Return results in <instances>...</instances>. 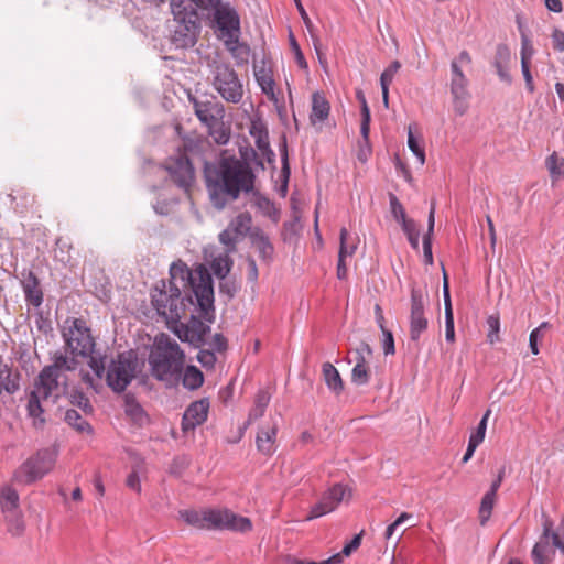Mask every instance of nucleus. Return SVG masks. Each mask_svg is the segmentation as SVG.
I'll use <instances>...</instances> for the list:
<instances>
[{"label": "nucleus", "instance_id": "ddd939ff", "mask_svg": "<svg viewBox=\"0 0 564 564\" xmlns=\"http://www.w3.org/2000/svg\"><path fill=\"white\" fill-rule=\"evenodd\" d=\"M164 169L178 188L189 193L195 182V170L186 154L170 156L164 163Z\"/></svg>", "mask_w": 564, "mask_h": 564}, {"label": "nucleus", "instance_id": "c85d7f7f", "mask_svg": "<svg viewBox=\"0 0 564 564\" xmlns=\"http://www.w3.org/2000/svg\"><path fill=\"white\" fill-rule=\"evenodd\" d=\"M322 373L328 389L336 395L340 394L344 390V381L338 370L330 362H324Z\"/></svg>", "mask_w": 564, "mask_h": 564}, {"label": "nucleus", "instance_id": "9b49d317", "mask_svg": "<svg viewBox=\"0 0 564 564\" xmlns=\"http://www.w3.org/2000/svg\"><path fill=\"white\" fill-rule=\"evenodd\" d=\"M555 547L564 553V536L553 531V521L549 516L543 514V532L531 553L534 564H551Z\"/></svg>", "mask_w": 564, "mask_h": 564}, {"label": "nucleus", "instance_id": "1a4fd4ad", "mask_svg": "<svg viewBox=\"0 0 564 564\" xmlns=\"http://www.w3.org/2000/svg\"><path fill=\"white\" fill-rule=\"evenodd\" d=\"M138 359L132 351L118 354L106 372V381L115 392H123L135 377Z\"/></svg>", "mask_w": 564, "mask_h": 564}, {"label": "nucleus", "instance_id": "393cba45", "mask_svg": "<svg viewBox=\"0 0 564 564\" xmlns=\"http://www.w3.org/2000/svg\"><path fill=\"white\" fill-rule=\"evenodd\" d=\"M251 246L258 251L262 261L269 263L272 261L274 247L269 236L260 228H254L249 234Z\"/></svg>", "mask_w": 564, "mask_h": 564}, {"label": "nucleus", "instance_id": "ea45409f", "mask_svg": "<svg viewBox=\"0 0 564 564\" xmlns=\"http://www.w3.org/2000/svg\"><path fill=\"white\" fill-rule=\"evenodd\" d=\"M252 218L249 213L239 214L228 227L232 228L235 232L242 239L251 230Z\"/></svg>", "mask_w": 564, "mask_h": 564}, {"label": "nucleus", "instance_id": "4d7b16f0", "mask_svg": "<svg viewBox=\"0 0 564 564\" xmlns=\"http://www.w3.org/2000/svg\"><path fill=\"white\" fill-rule=\"evenodd\" d=\"M445 338L449 343L455 340V326L452 305H446L445 307Z\"/></svg>", "mask_w": 564, "mask_h": 564}, {"label": "nucleus", "instance_id": "72a5a7b5", "mask_svg": "<svg viewBox=\"0 0 564 564\" xmlns=\"http://www.w3.org/2000/svg\"><path fill=\"white\" fill-rule=\"evenodd\" d=\"M234 265L230 253L224 252L215 257L210 263L214 274L220 280H225Z\"/></svg>", "mask_w": 564, "mask_h": 564}, {"label": "nucleus", "instance_id": "bb28decb", "mask_svg": "<svg viewBox=\"0 0 564 564\" xmlns=\"http://www.w3.org/2000/svg\"><path fill=\"white\" fill-rule=\"evenodd\" d=\"M329 110V102L324 95L318 91L314 93L312 95V112L310 115L311 123L316 124L317 122L325 121L328 118Z\"/></svg>", "mask_w": 564, "mask_h": 564}, {"label": "nucleus", "instance_id": "cd10ccee", "mask_svg": "<svg viewBox=\"0 0 564 564\" xmlns=\"http://www.w3.org/2000/svg\"><path fill=\"white\" fill-rule=\"evenodd\" d=\"M435 209L436 203L435 199H432L431 207L427 217V230L423 236V253L424 260L427 264L433 263V253H432V238L434 235V225H435Z\"/></svg>", "mask_w": 564, "mask_h": 564}, {"label": "nucleus", "instance_id": "dca6fc26", "mask_svg": "<svg viewBox=\"0 0 564 564\" xmlns=\"http://www.w3.org/2000/svg\"><path fill=\"white\" fill-rule=\"evenodd\" d=\"M451 93L454 99V108L457 115L463 116L467 110V99L469 98V91L467 89L468 79L456 61L451 63Z\"/></svg>", "mask_w": 564, "mask_h": 564}, {"label": "nucleus", "instance_id": "a878e982", "mask_svg": "<svg viewBox=\"0 0 564 564\" xmlns=\"http://www.w3.org/2000/svg\"><path fill=\"white\" fill-rule=\"evenodd\" d=\"M349 232L343 227L340 229L339 240V253H338V263H337V278L339 280H344L347 278V267L345 264V257L351 256L356 250V245H351L350 247L347 245Z\"/></svg>", "mask_w": 564, "mask_h": 564}, {"label": "nucleus", "instance_id": "6e6d98bb", "mask_svg": "<svg viewBox=\"0 0 564 564\" xmlns=\"http://www.w3.org/2000/svg\"><path fill=\"white\" fill-rule=\"evenodd\" d=\"M408 145L409 149L413 152V154L417 158L420 164L423 165L425 163V151L415 139L411 130V127L409 128L408 132Z\"/></svg>", "mask_w": 564, "mask_h": 564}, {"label": "nucleus", "instance_id": "4be33fe9", "mask_svg": "<svg viewBox=\"0 0 564 564\" xmlns=\"http://www.w3.org/2000/svg\"><path fill=\"white\" fill-rule=\"evenodd\" d=\"M210 326L192 315L184 333V339L195 347H205Z\"/></svg>", "mask_w": 564, "mask_h": 564}, {"label": "nucleus", "instance_id": "58836bf2", "mask_svg": "<svg viewBox=\"0 0 564 564\" xmlns=\"http://www.w3.org/2000/svg\"><path fill=\"white\" fill-rule=\"evenodd\" d=\"M124 412L135 423L141 424L145 419V413L142 406L138 403L133 395L127 394L124 397Z\"/></svg>", "mask_w": 564, "mask_h": 564}, {"label": "nucleus", "instance_id": "5701e85b", "mask_svg": "<svg viewBox=\"0 0 564 564\" xmlns=\"http://www.w3.org/2000/svg\"><path fill=\"white\" fill-rule=\"evenodd\" d=\"M22 288L28 303L39 307L43 303V292L40 288V280L33 271L22 272Z\"/></svg>", "mask_w": 564, "mask_h": 564}, {"label": "nucleus", "instance_id": "864d4df0", "mask_svg": "<svg viewBox=\"0 0 564 564\" xmlns=\"http://www.w3.org/2000/svg\"><path fill=\"white\" fill-rule=\"evenodd\" d=\"M490 413H491L490 410L486 411V413L484 414L482 419L478 423V426H477L476 431L470 435L469 441L474 442L477 445L482 443V441L485 438V435H486L487 422H488V419L490 416Z\"/></svg>", "mask_w": 564, "mask_h": 564}, {"label": "nucleus", "instance_id": "338daca9", "mask_svg": "<svg viewBox=\"0 0 564 564\" xmlns=\"http://www.w3.org/2000/svg\"><path fill=\"white\" fill-rule=\"evenodd\" d=\"M90 359L88 361V365L89 367L91 368V370L95 372V375L98 377V378H102L104 373H105V360L104 358H97L95 356H93L91 354L89 355Z\"/></svg>", "mask_w": 564, "mask_h": 564}, {"label": "nucleus", "instance_id": "5fc2aeb1", "mask_svg": "<svg viewBox=\"0 0 564 564\" xmlns=\"http://www.w3.org/2000/svg\"><path fill=\"white\" fill-rule=\"evenodd\" d=\"M511 54L506 44H498L494 58V66L500 68L501 65H509Z\"/></svg>", "mask_w": 564, "mask_h": 564}, {"label": "nucleus", "instance_id": "473e14b6", "mask_svg": "<svg viewBox=\"0 0 564 564\" xmlns=\"http://www.w3.org/2000/svg\"><path fill=\"white\" fill-rule=\"evenodd\" d=\"M254 196V206L265 216L269 217L273 223L280 220V210L275 207L274 203L268 197L261 195L259 192H251Z\"/></svg>", "mask_w": 564, "mask_h": 564}, {"label": "nucleus", "instance_id": "79ce46f5", "mask_svg": "<svg viewBox=\"0 0 564 564\" xmlns=\"http://www.w3.org/2000/svg\"><path fill=\"white\" fill-rule=\"evenodd\" d=\"M546 167L553 182L564 177V158L558 156L556 152L546 159Z\"/></svg>", "mask_w": 564, "mask_h": 564}, {"label": "nucleus", "instance_id": "f704fd0d", "mask_svg": "<svg viewBox=\"0 0 564 564\" xmlns=\"http://www.w3.org/2000/svg\"><path fill=\"white\" fill-rule=\"evenodd\" d=\"M356 97L360 102L361 108V124H360V133L366 143L369 142V133H370V109L367 104V99L362 93V90L356 91Z\"/></svg>", "mask_w": 564, "mask_h": 564}, {"label": "nucleus", "instance_id": "69168bd1", "mask_svg": "<svg viewBox=\"0 0 564 564\" xmlns=\"http://www.w3.org/2000/svg\"><path fill=\"white\" fill-rule=\"evenodd\" d=\"M189 459L186 456H177L170 466V473L176 477L182 476L183 471L188 467Z\"/></svg>", "mask_w": 564, "mask_h": 564}, {"label": "nucleus", "instance_id": "b1692460", "mask_svg": "<svg viewBox=\"0 0 564 564\" xmlns=\"http://www.w3.org/2000/svg\"><path fill=\"white\" fill-rule=\"evenodd\" d=\"M276 433H278V425H264L261 426L257 433L256 437V444L258 451L265 455L271 456L276 451Z\"/></svg>", "mask_w": 564, "mask_h": 564}, {"label": "nucleus", "instance_id": "a19ab883", "mask_svg": "<svg viewBox=\"0 0 564 564\" xmlns=\"http://www.w3.org/2000/svg\"><path fill=\"white\" fill-rule=\"evenodd\" d=\"M65 421L78 432L90 433L93 431L90 424L74 409L66 411Z\"/></svg>", "mask_w": 564, "mask_h": 564}, {"label": "nucleus", "instance_id": "f8f14e48", "mask_svg": "<svg viewBox=\"0 0 564 564\" xmlns=\"http://www.w3.org/2000/svg\"><path fill=\"white\" fill-rule=\"evenodd\" d=\"M205 529L231 530L236 532H249L252 530L251 520L238 516L229 510H205Z\"/></svg>", "mask_w": 564, "mask_h": 564}, {"label": "nucleus", "instance_id": "6e6552de", "mask_svg": "<svg viewBox=\"0 0 564 564\" xmlns=\"http://www.w3.org/2000/svg\"><path fill=\"white\" fill-rule=\"evenodd\" d=\"M57 455L55 446L39 449L14 471V480L19 484L31 485L42 479L53 470Z\"/></svg>", "mask_w": 564, "mask_h": 564}, {"label": "nucleus", "instance_id": "052dcab7", "mask_svg": "<svg viewBox=\"0 0 564 564\" xmlns=\"http://www.w3.org/2000/svg\"><path fill=\"white\" fill-rule=\"evenodd\" d=\"M239 36L240 35L236 36L235 44H225V46L235 58L245 59L249 55V47L239 42Z\"/></svg>", "mask_w": 564, "mask_h": 564}, {"label": "nucleus", "instance_id": "e433bc0d", "mask_svg": "<svg viewBox=\"0 0 564 564\" xmlns=\"http://www.w3.org/2000/svg\"><path fill=\"white\" fill-rule=\"evenodd\" d=\"M270 403V394L265 390H260L254 399V405L249 412L248 421H254L260 419Z\"/></svg>", "mask_w": 564, "mask_h": 564}, {"label": "nucleus", "instance_id": "bf43d9fd", "mask_svg": "<svg viewBox=\"0 0 564 564\" xmlns=\"http://www.w3.org/2000/svg\"><path fill=\"white\" fill-rule=\"evenodd\" d=\"M70 402L73 405L80 408L86 413H90L93 411L89 399L80 391H74L70 394Z\"/></svg>", "mask_w": 564, "mask_h": 564}, {"label": "nucleus", "instance_id": "2f4dec72", "mask_svg": "<svg viewBox=\"0 0 564 564\" xmlns=\"http://www.w3.org/2000/svg\"><path fill=\"white\" fill-rule=\"evenodd\" d=\"M180 382H182L185 389L194 391L203 386L204 375L197 367L187 366L181 373Z\"/></svg>", "mask_w": 564, "mask_h": 564}, {"label": "nucleus", "instance_id": "8fccbe9b", "mask_svg": "<svg viewBox=\"0 0 564 564\" xmlns=\"http://www.w3.org/2000/svg\"><path fill=\"white\" fill-rule=\"evenodd\" d=\"M389 203L391 214L397 221L402 224L404 220L408 219L403 205L393 193L389 194Z\"/></svg>", "mask_w": 564, "mask_h": 564}, {"label": "nucleus", "instance_id": "0eeeda50", "mask_svg": "<svg viewBox=\"0 0 564 564\" xmlns=\"http://www.w3.org/2000/svg\"><path fill=\"white\" fill-rule=\"evenodd\" d=\"M208 67L215 90L227 102H240L243 96V86L232 66L229 63L213 59L208 63Z\"/></svg>", "mask_w": 564, "mask_h": 564}, {"label": "nucleus", "instance_id": "c03bdc74", "mask_svg": "<svg viewBox=\"0 0 564 564\" xmlns=\"http://www.w3.org/2000/svg\"><path fill=\"white\" fill-rule=\"evenodd\" d=\"M240 240V237L230 227H227L219 234V241L226 247L225 252L227 253L235 252L236 246Z\"/></svg>", "mask_w": 564, "mask_h": 564}, {"label": "nucleus", "instance_id": "39448f33", "mask_svg": "<svg viewBox=\"0 0 564 564\" xmlns=\"http://www.w3.org/2000/svg\"><path fill=\"white\" fill-rule=\"evenodd\" d=\"M151 303L158 314L167 323H177L191 307L199 313L194 295L189 292L182 296L181 286L174 281L161 280L158 282L151 291Z\"/></svg>", "mask_w": 564, "mask_h": 564}, {"label": "nucleus", "instance_id": "9d476101", "mask_svg": "<svg viewBox=\"0 0 564 564\" xmlns=\"http://www.w3.org/2000/svg\"><path fill=\"white\" fill-rule=\"evenodd\" d=\"M64 327L63 337L67 348L73 355L87 357L94 352L95 340L87 327L86 322L82 318L67 319Z\"/></svg>", "mask_w": 564, "mask_h": 564}, {"label": "nucleus", "instance_id": "4c0bfd02", "mask_svg": "<svg viewBox=\"0 0 564 564\" xmlns=\"http://www.w3.org/2000/svg\"><path fill=\"white\" fill-rule=\"evenodd\" d=\"M497 494L487 491L481 498L479 507V522L480 525H485L491 517L494 506L496 503Z\"/></svg>", "mask_w": 564, "mask_h": 564}, {"label": "nucleus", "instance_id": "412c9836", "mask_svg": "<svg viewBox=\"0 0 564 564\" xmlns=\"http://www.w3.org/2000/svg\"><path fill=\"white\" fill-rule=\"evenodd\" d=\"M10 202V208L19 214L24 215L35 204V197L25 187L18 186L7 194Z\"/></svg>", "mask_w": 564, "mask_h": 564}, {"label": "nucleus", "instance_id": "c756f323", "mask_svg": "<svg viewBox=\"0 0 564 564\" xmlns=\"http://www.w3.org/2000/svg\"><path fill=\"white\" fill-rule=\"evenodd\" d=\"M19 502V494L14 488L11 486L0 488V506L3 514L21 510Z\"/></svg>", "mask_w": 564, "mask_h": 564}, {"label": "nucleus", "instance_id": "680f3d73", "mask_svg": "<svg viewBox=\"0 0 564 564\" xmlns=\"http://www.w3.org/2000/svg\"><path fill=\"white\" fill-rule=\"evenodd\" d=\"M199 351L197 354V360L207 368H213L217 361L215 351L206 348V347H198Z\"/></svg>", "mask_w": 564, "mask_h": 564}, {"label": "nucleus", "instance_id": "0e129e2a", "mask_svg": "<svg viewBox=\"0 0 564 564\" xmlns=\"http://www.w3.org/2000/svg\"><path fill=\"white\" fill-rule=\"evenodd\" d=\"M521 62H528L531 63V58L534 55V48L531 43V40L529 39L528 34H523L521 37Z\"/></svg>", "mask_w": 564, "mask_h": 564}, {"label": "nucleus", "instance_id": "c9c22d12", "mask_svg": "<svg viewBox=\"0 0 564 564\" xmlns=\"http://www.w3.org/2000/svg\"><path fill=\"white\" fill-rule=\"evenodd\" d=\"M7 531L12 536H21L25 531V522L21 510L4 514Z\"/></svg>", "mask_w": 564, "mask_h": 564}, {"label": "nucleus", "instance_id": "f257e3e1", "mask_svg": "<svg viewBox=\"0 0 564 564\" xmlns=\"http://www.w3.org/2000/svg\"><path fill=\"white\" fill-rule=\"evenodd\" d=\"M204 178L212 205L221 210L241 193L253 192L256 175L249 163L231 155L221 156L214 163L206 162Z\"/></svg>", "mask_w": 564, "mask_h": 564}, {"label": "nucleus", "instance_id": "774afa93", "mask_svg": "<svg viewBox=\"0 0 564 564\" xmlns=\"http://www.w3.org/2000/svg\"><path fill=\"white\" fill-rule=\"evenodd\" d=\"M552 42L554 50L564 52V31L554 29L552 32Z\"/></svg>", "mask_w": 564, "mask_h": 564}, {"label": "nucleus", "instance_id": "a18cd8bd", "mask_svg": "<svg viewBox=\"0 0 564 564\" xmlns=\"http://www.w3.org/2000/svg\"><path fill=\"white\" fill-rule=\"evenodd\" d=\"M351 354L356 365H369V360L372 358V349L366 341H361Z\"/></svg>", "mask_w": 564, "mask_h": 564}, {"label": "nucleus", "instance_id": "f3484780", "mask_svg": "<svg viewBox=\"0 0 564 564\" xmlns=\"http://www.w3.org/2000/svg\"><path fill=\"white\" fill-rule=\"evenodd\" d=\"M209 411L208 399H200L192 402L185 410L182 417V431L184 433L194 431L198 425L206 422Z\"/></svg>", "mask_w": 564, "mask_h": 564}, {"label": "nucleus", "instance_id": "a211bd4d", "mask_svg": "<svg viewBox=\"0 0 564 564\" xmlns=\"http://www.w3.org/2000/svg\"><path fill=\"white\" fill-rule=\"evenodd\" d=\"M200 22L175 23L171 42L176 48H189L197 42Z\"/></svg>", "mask_w": 564, "mask_h": 564}, {"label": "nucleus", "instance_id": "e2e57ef3", "mask_svg": "<svg viewBox=\"0 0 564 564\" xmlns=\"http://www.w3.org/2000/svg\"><path fill=\"white\" fill-rule=\"evenodd\" d=\"M329 512H332V506H327V502L322 498L317 503H315L311 508L310 514L306 517V520L319 518Z\"/></svg>", "mask_w": 564, "mask_h": 564}, {"label": "nucleus", "instance_id": "13d9d810", "mask_svg": "<svg viewBox=\"0 0 564 564\" xmlns=\"http://www.w3.org/2000/svg\"><path fill=\"white\" fill-rule=\"evenodd\" d=\"M205 347L215 352H223L227 349V339L221 334H215L212 338H206Z\"/></svg>", "mask_w": 564, "mask_h": 564}, {"label": "nucleus", "instance_id": "f03ea898", "mask_svg": "<svg viewBox=\"0 0 564 564\" xmlns=\"http://www.w3.org/2000/svg\"><path fill=\"white\" fill-rule=\"evenodd\" d=\"M77 361L74 358L56 352L53 362L43 367L34 379L26 406L29 415L34 419V425H42L45 422L42 417L44 412L42 401L52 399L55 402L59 395L66 393L67 383L64 372L74 370Z\"/></svg>", "mask_w": 564, "mask_h": 564}, {"label": "nucleus", "instance_id": "7ed1b4c3", "mask_svg": "<svg viewBox=\"0 0 564 564\" xmlns=\"http://www.w3.org/2000/svg\"><path fill=\"white\" fill-rule=\"evenodd\" d=\"M170 275L167 282L174 281L181 286V291L191 292L196 299L200 316L212 323L215 318V307L213 279L209 271L202 264L191 270L180 260L171 264Z\"/></svg>", "mask_w": 564, "mask_h": 564}, {"label": "nucleus", "instance_id": "09e8293b", "mask_svg": "<svg viewBox=\"0 0 564 564\" xmlns=\"http://www.w3.org/2000/svg\"><path fill=\"white\" fill-rule=\"evenodd\" d=\"M487 326H488V334L487 339L488 341L494 345L498 341H500V317L498 314L489 315L487 318Z\"/></svg>", "mask_w": 564, "mask_h": 564}, {"label": "nucleus", "instance_id": "49530a36", "mask_svg": "<svg viewBox=\"0 0 564 564\" xmlns=\"http://www.w3.org/2000/svg\"><path fill=\"white\" fill-rule=\"evenodd\" d=\"M180 517L188 524L198 528L205 529V511L198 512L195 510H183L180 511Z\"/></svg>", "mask_w": 564, "mask_h": 564}, {"label": "nucleus", "instance_id": "37998d69", "mask_svg": "<svg viewBox=\"0 0 564 564\" xmlns=\"http://www.w3.org/2000/svg\"><path fill=\"white\" fill-rule=\"evenodd\" d=\"M346 494V488L337 484L333 486L326 494H324L323 499L327 502V506H332V511H334L337 506L344 500Z\"/></svg>", "mask_w": 564, "mask_h": 564}, {"label": "nucleus", "instance_id": "2eb2a0df", "mask_svg": "<svg viewBox=\"0 0 564 564\" xmlns=\"http://www.w3.org/2000/svg\"><path fill=\"white\" fill-rule=\"evenodd\" d=\"M410 338L417 341L421 335L427 329L429 319L425 316V299L422 290L411 289L410 308Z\"/></svg>", "mask_w": 564, "mask_h": 564}, {"label": "nucleus", "instance_id": "20e7f679", "mask_svg": "<svg viewBox=\"0 0 564 564\" xmlns=\"http://www.w3.org/2000/svg\"><path fill=\"white\" fill-rule=\"evenodd\" d=\"M185 355L176 340L162 334L154 343L149 355L151 375L167 388L175 387L181 381L184 370Z\"/></svg>", "mask_w": 564, "mask_h": 564}, {"label": "nucleus", "instance_id": "6ab92c4d", "mask_svg": "<svg viewBox=\"0 0 564 564\" xmlns=\"http://www.w3.org/2000/svg\"><path fill=\"white\" fill-rule=\"evenodd\" d=\"M198 1L196 0H171V12L175 23L187 21L200 22L197 13Z\"/></svg>", "mask_w": 564, "mask_h": 564}, {"label": "nucleus", "instance_id": "423d86ee", "mask_svg": "<svg viewBox=\"0 0 564 564\" xmlns=\"http://www.w3.org/2000/svg\"><path fill=\"white\" fill-rule=\"evenodd\" d=\"M224 44H235L240 35V17L229 1L214 0L202 8Z\"/></svg>", "mask_w": 564, "mask_h": 564}, {"label": "nucleus", "instance_id": "de8ad7c7", "mask_svg": "<svg viewBox=\"0 0 564 564\" xmlns=\"http://www.w3.org/2000/svg\"><path fill=\"white\" fill-rule=\"evenodd\" d=\"M370 380L369 365H355L351 370V382L357 386H365Z\"/></svg>", "mask_w": 564, "mask_h": 564}, {"label": "nucleus", "instance_id": "4468645a", "mask_svg": "<svg viewBox=\"0 0 564 564\" xmlns=\"http://www.w3.org/2000/svg\"><path fill=\"white\" fill-rule=\"evenodd\" d=\"M188 100L193 105L198 120L208 128H214L224 118V106L215 96L207 94L194 96L189 94Z\"/></svg>", "mask_w": 564, "mask_h": 564}, {"label": "nucleus", "instance_id": "3c124183", "mask_svg": "<svg viewBox=\"0 0 564 564\" xmlns=\"http://www.w3.org/2000/svg\"><path fill=\"white\" fill-rule=\"evenodd\" d=\"M549 326H550V324L547 322H543V323H541V325L539 327H536L535 329H533L530 333L529 346H530V349L533 355L539 354L540 350H539L538 341L543 337L544 330L547 329Z\"/></svg>", "mask_w": 564, "mask_h": 564}, {"label": "nucleus", "instance_id": "7c9ffc66", "mask_svg": "<svg viewBox=\"0 0 564 564\" xmlns=\"http://www.w3.org/2000/svg\"><path fill=\"white\" fill-rule=\"evenodd\" d=\"M20 389L19 375L12 376L11 368L0 358V394L3 390L13 394Z\"/></svg>", "mask_w": 564, "mask_h": 564}, {"label": "nucleus", "instance_id": "aec40b11", "mask_svg": "<svg viewBox=\"0 0 564 564\" xmlns=\"http://www.w3.org/2000/svg\"><path fill=\"white\" fill-rule=\"evenodd\" d=\"M249 132L254 138L258 150L262 152L268 162H273L275 154L270 148L269 133L264 122L260 119L252 120Z\"/></svg>", "mask_w": 564, "mask_h": 564}, {"label": "nucleus", "instance_id": "603ef678", "mask_svg": "<svg viewBox=\"0 0 564 564\" xmlns=\"http://www.w3.org/2000/svg\"><path fill=\"white\" fill-rule=\"evenodd\" d=\"M401 63L399 61H393L382 73L380 76V86L389 87L393 82L395 74L400 70Z\"/></svg>", "mask_w": 564, "mask_h": 564}]
</instances>
